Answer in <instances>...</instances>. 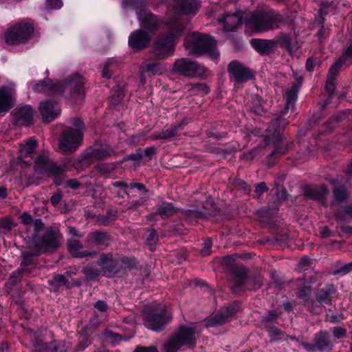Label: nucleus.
<instances>
[{"mask_svg": "<svg viewBox=\"0 0 352 352\" xmlns=\"http://www.w3.org/2000/svg\"><path fill=\"white\" fill-rule=\"evenodd\" d=\"M177 212V209L173 206V204L163 202L157 210L158 215L162 217H170Z\"/></svg>", "mask_w": 352, "mask_h": 352, "instance_id": "nucleus-38", "label": "nucleus"}, {"mask_svg": "<svg viewBox=\"0 0 352 352\" xmlns=\"http://www.w3.org/2000/svg\"><path fill=\"white\" fill-rule=\"evenodd\" d=\"M151 34L144 30L139 29L133 31L129 36L128 44L135 51L146 48L150 43Z\"/></svg>", "mask_w": 352, "mask_h": 352, "instance_id": "nucleus-16", "label": "nucleus"}, {"mask_svg": "<svg viewBox=\"0 0 352 352\" xmlns=\"http://www.w3.org/2000/svg\"><path fill=\"white\" fill-rule=\"evenodd\" d=\"M49 283L51 286L55 288L64 287L66 289H69L81 285L80 280L74 279L69 280L66 278L65 275L62 274L55 275L54 278L49 281Z\"/></svg>", "mask_w": 352, "mask_h": 352, "instance_id": "nucleus-33", "label": "nucleus"}, {"mask_svg": "<svg viewBox=\"0 0 352 352\" xmlns=\"http://www.w3.org/2000/svg\"><path fill=\"white\" fill-rule=\"evenodd\" d=\"M242 16L240 13L226 14L222 19H219V22L223 23L224 30L232 31L241 24Z\"/></svg>", "mask_w": 352, "mask_h": 352, "instance_id": "nucleus-34", "label": "nucleus"}, {"mask_svg": "<svg viewBox=\"0 0 352 352\" xmlns=\"http://www.w3.org/2000/svg\"><path fill=\"white\" fill-rule=\"evenodd\" d=\"M143 154L141 149H138L135 153H131L124 157V160H133V161H140L142 158Z\"/></svg>", "mask_w": 352, "mask_h": 352, "instance_id": "nucleus-60", "label": "nucleus"}, {"mask_svg": "<svg viewBox=\"0 0 352 352\" xmlns=\"http://www.w3.org/2000/svg\"><path fill=\"white\" fill-rule=\"evenodd\" d=\"M34 32L32 23L23 21L8 28L4 37L8 44L19 45L28 42L32 37Z\"/></svg>", "mask_w": 352, "mask_h": 352, "instance_id": "nucleus-6", "label": "nucleus"}, {"mask_svg": "<svg viewBox=\"0 0 352 352\" xmlns=\"http://www.w3.org/2000/svg\"><path fill=\"white\" fill-rule=\"evenodd\" d=\"M12 114L17 125L29 126L32 124L34 110L30 105L19 106L14 109Z\"/></svg>", "mask_w": 352, "mask_h": 352, "instance_id": "nucleus-22", "label": "nucleus"}, {"mask_svg": "<svg viewBox=\"0 0 352 352\" xmlns=\"http://www.w3.org/2000/svg\"><path fill=\"white\" fill-rule=\"evenodd\" d=\"M116 65V63L114 60L110 58L108 59L106 63H104V65L102 68V76L106 78H110L111 76V70L113 67H114Z\"/></svg>", "mask_w": 352, "mask_h": 352, "instance_id": "nucleus-45", "label": "nucleus"}, {"mask_svg": "<svg viewBox=\"0 0 352 352\" xmlns=\"http://www.w3.org/2000/svg\"><path fill=\"white\" fill-rule=\"evenodd\" d=\"M250 43L256 52L262 54L271 53L276 47V41L274 40L253 38Z\"/></svg>", "mask_w": 352, "mask_h": 352, "instance_id": "nucleus-29", "label": "nucleus"}, {"mask_svg": "<svg viewBox=\"0 0 352 352\" xmlns=\"http://www.w3.org/2000/svg\"><path fill=\"white\" fill-rule=\"evenodd\" d=\"M38 109L42 119L45 122H50L60 113L59 104L50 100L41 102Z\"/></svg>", "mask_w": 352, "mask_h": 352, "instance_id": "nucleus-21", "label": "nucleus"}, {"mask_svg": "<svg viewBox=\"0 0 352 352\" xmlns=\"http://www.w3.org/2000/svg\"><path fill=\"white\" fill-rule=\"evenodd\" d=\"M73 126L67 127L62 131L58 138V148L64 153H72L80 145L82 141L85 125L78 118L72 120Z\"/></svg>", "mask_w": 352, "mask_h": 352, "instance_id": "nucleus-3", "label": "nucleus"}, {"mask_svg": "<svg viewBox=\"0 0 352 352\" xmlns=\"http://www.w3.org/2000/svg\"><path fill=\"white\" fill-rule=\"evenodd\" d=\"M295 294L309 311L316 314L320 313V305H316L315 300L311 298L312 289L310 283L302 279H298Z\"/></svg>", "mask_w": 352, "mask_h": 352, "instance_id": "nucleus-11", "label": "nucleus"}, {"mask_svg": "<svg viewBox=\"0 0 352 352\" xmlns=\"http://www.w3.org/2000/svg\"><path fill=\"white\" fill-rule=\"evenodd\" d=\"M65 170L64 166H58L54 164H50L48 168V170L54 177L61 175L65 172Z\"/></svg>", "mask_w": 352, "mask_h": 352, "instance_id": "nucleus-52", "label": "nucleus"}, {"mask_svg": "<svg viewBox=\"0 0 352 352\" xmlns=\"http://www.w3.org/2000/svg\"><path fill=\"white\" fill-rule=\"evenodd\" d=\"M120 264L124 265V267H127L129 269L133 268L135 265V260L134 258L124 257L121 259Z\"/></svg>", "mask_w": 352, "mask_h": 352, "instance_id": "nucleus-62", "label": "nucleus"}, {"mask_svg": "<svg viewBox=\"0 0 352 352\" xmlns=\"http://www.w3.org/2000/svg\"><path fill=\"white\" fill-rule=\"evenodd\" d=\"M292 38V37L291 36L285 33H280L274 41H276V45L279 43L280 45L286 47Z\"/></svg>", "mask_w": 352, "mask_h": 352, "instance_id": "nucleus-53", "label": "nucleus"}, {"mask_svg": "<svg viewBox=\"0 0 352 352\" xmlns=\"http://www.w3.org/2000/svg\"><path fill=\"white\" fill-rule=\"evenodd\" d=\"M296 79L297 82L292 83L291 87L285 91V97L287 100V104L285 106L286 110L289 109V108H294L297 99V93L298 91V89L302 84V77L301 76H298L296 75Z\"/></svg>", "mask_w": 352, "mask_h": 352, "instance_id": "nucleus-31", "label": "nucleus"}, {"mask_svg": "<svg viewBox=\"0 0 352 352\" xmlns=\"http://www.w3.org/2000/svg\"><path fill=\"white\" fill-rule=\"evenodd\" d=\"M111 241V236L106 232L94 231L89 232L87 236V242L95 246L107 248Z\"/></svg>", "mask_w": 352, "mask_h": 352, "instance_id": "nucleus-28", "label": "nucleus"}, {"mask_svg": "<svg viewBox=\"0 0 352 352\" xmlns=\"http://www.w3.org/2000/svg\"><path fill=\"white\" fill-rule=\"evenodd\" d=\"M330 183L333 185L332 193L334 203L333 204H341L349 198L348 190L344 185L340 184L337 179H332Z\"/></svg>", "mask_w": 352, "mask_h": 352, "instance_id": "nucleus-32", "label": "nucleus"}, {"mask_svg": "<svg viewBox=\"0 0 352 352\" xmlns=\"http://www.w3.org/2000/svg\"><path fill=\"white\" fill-rule=\"evenodd\" d=\"M228 70L232 80L236 83L246 82L254 76L251 70L237 60L230 62Z\"/></svg>", "mask_w": 352, "mask_h": 352, "instance_id": "nucleus-14", "label": "nucleus"}, {"mask_svg": "<svg viewBox=\"0 0 352 352\" xmlns=\"http://www.w3.org/2000/svg\"><path fill=\"white\" fill-rule=\"evenodd\" d=\"M15 104V89L13 85L0 87V116L5 114Z\"/></svg>", "mask_w": 352, "mask_h": 352, "instance_id": "nucleus-17", "label": "nucleus"}, {"mask_svg": "<svg viewBox=\"0 0 352 352\" xmlns=\"http://www.w3.org/2000/svg\"><path fill=\"white\" fill-rule=\"evenodd\" d=\"M82 272L89 280L98 278L101 273V270L96 268L92 264H88L82 268Z\"/></svg>", "mask_w": 352, "mask_h": 352, "instance_id": "nucleus-39", "label": "nucleus"}, {"mask_svg": "<svg viewBox=\"0 0 352 352\" xmlns=\"http://www.w3.org/2000/svg\"><path fill=\"white\" fill-rule=\"evenodd\" d=\"M184 45L190 56H197L207 54L214 59L219 56L216 47V41L208 35L192 32L185 38Z\"/></svg>", "mask_w": 352, "mask_h": 352, "instance_id": "nucleus-2", "label": "nucleus"}, {"mask_svg": "<svg viewBox=\"0 0 352 352\" xmlns=\"http://www.w3.org/2000/svg\"><path fill=\"white\" fill-rule=\"evenodd\" d=\"M280 118L274 119L271 122L267 129V138L274 144V150L269 155L272 157L277 154L283 155L285 153L287 148H283L280 146V141L282 139L283 127L280 126Z\"/></svg>", "mask_w": 352, "mask_h": 352, "instance_id": "nucleus-12", "label": "nucleus"}, {"mask_svg": "<svg viewBox=\"0 0 352 352\" xmlns=\"http://www.w3.org/2000/svg\"><path fill=\"white\" fill-rule=\"evenodd\" d=\"M246 270L244 267H236L233 270L232 275L231 289L234 294H239L246 290L248 287Z\"/></svg>", "mask_w": 352, "mask_h": 352, "instance_id": "nucleus-19", "label": "nucleus"}, {"mask_svg": "<svg viewBox=\"0 0 352 352\" xmlns=\"http://www.w3.org/2000/svg\"><path fill=\"white\" fill-rule=\"evenodd\" d=\"M303 192L307 198L318 201L327 206V197L329 193V190L326 185L305 186L303 188Z\"/></svg>", "mask_w": 352, "mask_h": 352, "instance_id": "nucleus-23", "label": "nucleus"}, {"mask_svg": "<svg viewBox=\"0 0 352 352\" xmlns=\"http://www.w3.org/2000/svg\"><path fill=\"white\" fill-rule=\"evenodd\" d=\"M140 25L142 30H144L151 34H153L160 25V21L153 13L145 10H140L137 12Z\"/></svg>", "mask_w": 352, "mask_h": 352, "instance_id": "nucleus-18", "label": "nucleus"}, {"mask_svg": "<svg viewBox=\"0 0 352 352\" xmlns=\"http://www.w3.org/2000/svg\"><path fill=\"white\" fill-rule=\"evenodd\" d=\"M50 164L47 157L40 155L35 161V170L38 173H43L48 170Z\"/></svg>", "mask_w": 352, "mask_h": 352, "instance_id": "nucleus-41", "label": "nucleus"}, {"mask_svg": "<svg viewBox=\"0 0 352 352\" xmlns=\"http://www.w3.org/2000/svg\"><path fill=\"white\" fill-rule=\"evenodd\" d=\"M40 253L38 252H23L22 253L23 260L21 263V270L24 272V273H30L28 266L32 265L35 264L36 258L38 256Z\"/></svg>", "mask_w": 352, "mask_h": 352, "instance_id": "nucleus-36", "label": "nucleus"}, {"mask_svg": "<svg viewBox=\"0 0 352 352\" xmlns=\"http://www.w3.org/2000/svg\"><path fill=\"white\" fill-rule=\"evenodd\" d=\"M352 271V262L343 265L342 267L335 270L333 272L334 275L344 276Z\"/></svg>", "mask_w": 352, "mask_h": 352, "instance_id": "nucleus-50", "label": "nucleus"}, {"mask_svg": "<svg viewBox=\"0 0 352 352\" xmlns=\"http://www.w3.org/2000/svg\"><path fill=\"white\" fill-rule=\"evenodd\" d=\"M278 317V313L274 310H271L263 318L262 324L264 325V327H266V325H272V324H274L276 322Z\"/></svg>", "mask_w": 352, "mask_h": 352, "instance_id": "nucleus-46", "label": "nucleus"}, {"mask_svg": "<svg viewBox=\"0 0 352 352\" xmlns=\"http://www.w3.org/2000/svg\"><path fill=\"white\" fill-rule=\"evenodd\" d=\"M332 333L335 338L340 339L346 336V330L340 327H335L333 328Z\"/></svg>", "mask_w": 352, "mask_h": 352, "instance_id": "nucleus-57", "label": "nucleus"}, {"mask_svg": "<svg viewBox=\"0 0 352 352\" xmlns=\"http://www.w3.org/2000/svg\"><path fill=\"white\" fill-rule=\"evenodd\" d=\"M84 79L78 74H73L67 77L64 83L60 85L61 94L68 91L71 97L76 96H82L83 94Z\"/></svg>", "mask_w": 352, "mask_h": 352, "instance_id": "nucleus-15", "label": "nucleus"}, {"mask_svg": "<svg viewBox=\"0 0 352 352\" xmlns=\"http://www.w3.org/2000/svg\"><path fill=\"white\" fill-rule=\"evenodd\" d=\"M97 265L100 266L102 275L107 277L114 276L122 269L120 258L114 257L111 253L101 254Z\"/></svg>", "mask_w": 352, "mask_h": 352, "instance_id": "nucleus-13", "label": "nucleus"}, {"mask_svg": "<svg viewBox=\"0 0 352 352\" xmlns=\"http://www.w3.org/2000/svg\"><path fill=\"white\" fill-rule=\"evenodd\" d=\"M175 40L165 34L157 36L153 46V54L158 60L172 56L175 52Z\"/></svg>", "mask_w": 352, "mask_h": 352, "instance_id": "nucleus-9", "label": "nucleus"}, {"mask_svg": "<svg viewBox=\"0 0 352 352\" xmlns=\"http://www.w3.org/2000/svg\"><path fill=\"white\" fill-rule=\"evenodd\" d=\"M157 232L154 229L151 230L149 235L147 236L146 243L148 245H149L150 250H153L154 248H153V244L155 243L156 239H157Z\"/></svg>", "mask_w": 352, "mask_h": 352, "instance_id": "nucleus-56", "label": "nucleus"}, {"mask_svg": "<svg viewBox=\"0 0 352 352\" xmlns=\"http://www.w3.org/2000/svg\"><path fill=\"white\" fill-rule=\"evenodd\" d=\"M262 284L263 282L261 277H249L248 280V285L249 288H247L246 290H256L261 287Z\"/></svg>", "mask_w": 352, "mask_h": 352, "instance_id": "nucleus-48", "label": "nucleus"}, {"mask_svg": "<svg viewBox=\"0 0 352 352\" xmlns=\"http://www.w3.org/2000/svg\"><path fill=\"white\" fill-rule=\"evenodd\" d=\"M165 25L168 31L165 34L171 36L175 41L183 35L186 28V22L179 16L170 17L166 22Z\"/></svg>", "mask_w": 352, "mask_h": 352, "instance_id": "nucleus-20", "label": "nucleus"}, {"mask_svg": "<svg viewBox=\"0 0 352 352\" xmlns=\"http://www.w3.org/2000/svg\"><path fill=\"white\" fill-rule=\"evenodd\" d=\"M38 146V142L35 138H31L25 144H20V158H27L35 152Z\"/></svg>", "mask_w": 352, "mask_h": 352, "instance_id": "nucleus-35", "label": "nucleus"}, {"mask_svg": "<svg viewBox=\"0 0 352 352\" xmlns=\"http://www.w3.org/2000/svg\"><path fill=\"white\" fill-rule=\"evenodd\" d=\"M250 21L259 32L278 28L280 25L285 23L283 16L273 10L254 12L250 17Z\"/></svg>", "mask_w": 352, "mask_h": 352, "instance_id": "nucleus-5", "label": "nucleus"}, {"mask_svg": "<svg viewBox=\"0 0 352 352\" xmlns=\"http://www.w3.org/2000/svg\"><path fill=\"white\" fill-rule=\"evenodd\" d=\"M67 247L71 256L75 258H94L97 255V252L96 251L82 250L83 248L82 244L76 239H69L67 241Z\"/></svg>", "mask_w": 352, "mask_h": 352, "instance_id": "nucleus-25", "label": "nucleus"}, {"mask_svg": "<svg viewBox=\"0 0 352 352\" xmlns=\"http://www.w3.org/2000/svg\"><path fill=\"white\" fill-rule=\"evenodd\" d=\"M250 107L251 111L256 114L261 115L264 112L263 102L257 95H252L251 96Z\"/></svg>", "mask_w": 352, "mask_h": 352, "instance_id": "nucleus-40", "label": "nucleus"}, {"mask_svg": "<svg viewBox=\"0 0 352 352\" xmlns=\"http://www.w3.org/2000/svg\"><path fill=\"white\" fill-rule=\"evenodd\" d=\"M286 48L290 53L295 52L298 50L299 45L296 37H292L291 41L286 46Z\"/></svg>", "mask_w": 352, "mask_h": 352, "instance_id": "nucleus-63", "label": "nucleus"}, {"mask_svg": "<svg viewBox=\"0 0 352 352\" xmlns=\"http://www.w3.org/2000/svg\"><path fill=\"white\" fill-rule=\"evenodd\" d=\"M32 90L36 93H45L50 95L60 94L61 91H63L60 87V83L54 82L49 78L40 80L34 84Z\"/></svg>", "mask_w": 352, "mask_h": 352, "instance_id": "nucleus-24", "label": "nucleus"}, {"mask_svg": "<svg viewBox=\"0 0 352 352\" xmlns=\"http://www.w3.org/2000/svg\"><path fill=\"white\" fill-rule=\"evenodd\" d=\"M91 340L89 336L86 333H81L79 338V342L78 344V348L80 350H84L89 345L91 344Z\"/></svg>", "mask_w": 352, "mask_h": 352, "instance_id": "nucleus-49", "label": "nucleus"}, {"mask_svg": "<svg viewBox=\"0 0 352 352\" xmlns=\"http://www.w3.org/2000/svg\"><path fill=\"white\" fill-rule=\"evenodd\" d=\"M160 64L157 63H143L140 67V71L142 74L145 72H152L153 74L160 73Z\"/></svg>", "mask_w": 352, "mask_h": 352, "instance_id": "nucleus-43", "label": "nucleus"}, {"mask_svg": "<svg viewBox=\"0 0 352 352\" xmlns=\"http://www.w3.org/2000/svg\"><path fill=\"white\" fill-rule=\"evenodd\" d=\"M199 334L195 327L181 325L163 344V352H177L179 349H192L196 346Z\"/></svg>", "mask_w": 352, "mask_h": 352, "instance_id": "nucleus-1", "label": "nucleus"}, {"mask_svg": "<svg viewBox=\"0 0 352 352\" xmlns=\"http://www.w3.org/2000/svg\"><path fill=\"white\" fill-rule=\"evenodd\" d=\"M336 292V288L333 284H327L318 291L315 294V303L320 305L322 304L330 305L332 300V295ZM322 309H320V311Z\"/></svg>", "mask_w": 352, "mask_h": 352, "instance_id": "nucleus-27", "label": "nucleus"}, {"mask_svg": "<svg viewBox=\"0 0 352 352\" xmlns=\"http://www.w3.org/2000/svg\"><path fill=\"white\" fill-rule=\"evenodd\" d=\"M116 219V214H113L112 212H109L106 216L103 217L100 219V223L104 226H106L109 224V223L111 221H113Z\"/></svg>", "mask_w": 352, "mask_h": 352, "instance_id": "nucleus-64", "label": "nucleus"}, {"mask_svg": "<svg viewBox=\"0 0 352 352\" xmlns=\"http://www.w3.org/2000/svg\"><path fill=\"white\" fill-rule=\"evenodd\" d=\"M200 7L199 0H181L175 3L173 10L175 14H195Z\"/></svg>", "mask_w": 352, "mask_h": 352, "instance_id": "nucleus-26", "label": "nucleus"}, {"mask_svg": "<svg viewBox=\"0 0 352 352\" xmlns=\"http://www.w3.org/2000/svg\"><path fill=\"white\" fill-rule=\"evenodd\" d=\"M34 344L36 349L33 352H50V346L48 344L41 340H36Z\"/></svg>", "mask_w": 352, "mask_h": 352, "instance_id": "nucleus-54", "label": "nucleus"}, {"mask_svg": "<svg viewBox=\"0 0 352 352\" xmlns=\"http://www.w3.org/2000/svg\"><path fill=\"white\" fill-rule=\"evenodd\" d=\"M229 320L226 316L225 314L221 310L216 315L208 318L206 320V326L207 327H214L217 325H221Z\"/></svg>", "mask_w": 352, "mask_h": 352, "instance_id": "nucleus-37", "label": "nucleus"}, {"mask_svg": "<svg viewBox=\"0 0 352 352\" xmlns=\"http://www.w3.org/2000/svg\"><path fill=\"white\" fill-rule=\"evenodd\" d=\"M61 238L62 235L57 229L48 228L43 236L36 235L34 237V243L45 252H53L59 248Z\"/></svg>", "mask_w": 352, "mask_h": 352, "instance_id": "nucleus-8", "label": "nucleus"}, {"mask_svg": "<svg viewBox=\"0 0 352 352\" xmlns=\"http://www.w3.org/2000/svg\"><path fill=\"white\" fill-rule=\"evenodd\" d=\"M265 327L269 331L270 337L272 338H275L276 336L280 335L281 333L280 329L275 326L266 325Z\"/></svg>", "mask_w": 352, "mask_h": 352, "instance_id": "nucleus-61", "label": "nucleus"}, {"mask_svg": "<svg viewBox=\"0 0 352 352\" xmlns=\"http://www.w3.org/2000/svg\"><path fill=\"white\" fill-rule=\"evenodd\" d=\"M21 273H24V272L21 271V269H19L17 271L13 272L8 280V283L12 286L16 285V283L21 280Z\"/></svg>", "mask_w": 352, "mask_h": 352, "instance_id": "nucleus-55", "label": "nucleus"}, {"mask_svg": "<svg viewBox=\"0 0 352 352\" xmlns=\"http://www.w3.org/2000/svg\"><path fill=\"white\" fill-rule=\"evenodd\" d=\"M182 214L189 219L201 218L204 216V213L197 209L186 210L182 211Z\"/></svg>", "mask_w": 352, "mask_h": 352, "instance_id": "nucleus-51", "label": "nucleus"}, {"mask_svg": "<svg viewBox=\"0 0 352 352\" xmlns=\"http://www.w3.org/2000/svg\"><path fill=\"white\" fill-rule=\"evenodd\" d=\"M240 303L239 302H234L229 306L226 307L221 309L223 314H226L228 320L233 316L239 309Z\"/></svg>", "mask_w": 352, "mask_h": 352, "instance_id": "nucleus-44", "label": "nucleus"}, {"mask_svg": "<svg viewBox=\"0 0 352 352\" xmlns=\"http://www.w3.org/2000/svg\"><path fill=\"white\" fill-rule=\"evenodd\" d=\"M63 6L61 0H47L46 8L48 10L60 9Z\"/></svg>", "mask_w": 352, "mask_h": 352, "instance_id": "nucleus-59", "label": "nucleus"}, {"mask_svg": "<svg viewBox=\"0 0 352 352\" xmlns=\"http://www.w3.org/2000/svg\"><path fill=\"white\" fill-rule=\"evenodd\" d=\"M44 228V223L41 219H36L34 222V234L32 236V240L34 241V237L36 235L38 236L39 232L43 230Z\"/></svg>", "mask_w": 352, "mask_h": 352, "instance_id": "nucleus-58", "label": "nucleus"}, {"mask_svg": "<svg viewBox=\"0 0 352 352\" xmlns=\"http://www.w3.org/2000/svg\"><path fill=\"white\" fill-rule=\"evenodd\" d=\"M182 123H178L170 126L167 129H164L161 131L155 132L151 135L153 140H167L177 135L178 131L182 129Z\"/></svg>", "mask_w": 352, "mask_h": 352, "instance_id": "nucleus-30", "label": "nucleus"}, {"mask_svg": "<svg viewBox=\"0 0 352 352\" xmlns=\"http://www.w3.org/2000/svg\"><path fill=\"white\" fill-rule=\"evenodd\" d=\"M173 71L188 78H206L210 75L209 70L204 65L188 58H179L175 61Z\"/></svg>", "mask_w": 352, "mask_h": 352, "instance_id": "nucleus-7", "label": "nucleus"}, {"mask_svg": "<svg viewBox=\"0 0 352 352\" xmlns=\"http://www.w3.org/2000/svg\"><path fill=\"white\" fill-rule=\"evenodd\" d=\"M300 345L308 352L330 351L334 344L330 340V334L327 331L320 330L314 337L313 343L300 342Z\"/></svg>", "mask_w": 352, "mask_h": 352, "instance_id": "nucleus-10", "label": "nucleus"}, {"mask_svg": "<svg viewBox=\"0 0 352 352\" xmlns=\"http://www.w3.org/2000/svg\"><path fill=\"white\" fill-rule=\"evenodd\" d=\"M344 60L340 59L334 63L329 70L328 78L335 80L336 77L338 74L340 68L343 64Z\"/></svg>", "mask_w": 352, "mask_h": 352, "instance_id": "nucleus-47", "label": "nucleus"}, {"mask_svg": "<svg viewBox=\"0 0 352 352\" xmlns=\"http://www.w3.org/2000/svg\"><path fill=\"white\" fill-rule=\"evenodd\" d=\"M188 89L196 94H207L209 93L210 89L208 86L204 82L190 83L187 85Z\"/></svg>", "mask_w": 352, "mask_h": 352, "instance_id": "nucleus-42", "label": "nucleus"}, {"mask_svg": "<svg viewBox=\"0 0 352 352\" xmlns=\"http://www.w3.org/2000/svg\"><path fill=\"white\" fill-rule=\"evenodd\" d=\"M172 315L164 306H147L143 311V322L151 330L160 332L171 321Z\"/></svg>", "mask_w": 352, "mask_h": 352, "instance_id": "nucleus-4", "label": "nucleus"}]
</instances>
